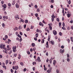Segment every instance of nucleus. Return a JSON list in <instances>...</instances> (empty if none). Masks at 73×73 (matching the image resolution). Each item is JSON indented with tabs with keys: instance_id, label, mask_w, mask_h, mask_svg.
Here are the masks:
<instances>
[{
	"instance_id": "1",
	"label": "nucleus",
	"mask_w": 73,
	"mask_h": 73,
	"mask_svg": "<svg viewBox=\"0 0 73 73\" xmlns=\"http://www.w3.org/2000/svg\"><path fill=\"white\" fill-rule=\"evenodd\" d=\"M5 44L3 45V44H1L0 45V48L1 49H3L4 47H5Z\"/></svg>"
},
{
	"instance_id": "2",
	"label": "nucleus",
	"mask_w": 73,
	"mask_h": 73,
	"mask_svg": "<svg viewBox=\"0 0 73 73\" xmlns=\"http://www.w3.org/2000/svg\"><path fill=\"white\" fill-rule=\"evenodd\" d=\"M53 33L54 34V35H57V31H55V30H54L53 31Z\"/></svg>"
},
{
	"instance_id": "3",
	"label": "nucleus",
	"mask_w": 73,
	"mask_h": 73,
	"mask_svg": "<svg viewBox=\"0 0 73 73\" xmlns=\"http://www.w3.org/2000/svg\"><path fill=\"white\" fill-rule=\"evenodd\" d=\"M39 25L40 26H42V27H44V24L40 22L39 23Z\"/></svg>"
},
{
	"instance_id": "4",
	"label": "nucleus",
	"mask_w": 73,
	"mask_h": 73,
	"mask_svg": "<svg viewBox=\"0 0 73 73\" xmlns=\"http://www.w3.org/2000/svg\"><path fill=\"white\" fill-rule=\"evenodd\" d=\"M3 19H8V17L7 16H3Z\"/></svg>"
},
{
	"instance_id": "5",
	"label": "nucleus",
	"mask_w": 73,
	"mask_h": 73,
	"mask_svg": "<svg viewBox=\"0 0 73 73\" xmlns=\"http://www.w3.org/2000/svg\"><path fill=\"white\" fill-rule=\"evenodd\" d=\"M36 31V32L37 33H38V32H40V33H41V32H42V31H41L40 30H39L38 29H37Z\"/></svg>"
},
{
	"instance_id": "6",
	"label": "nucleus",
	"mask_w": 73,
	"mask_h": 73,
	"mask_svg": "<svg viewBox=\"0 0 73 73\" xmlns=\"http://www.w3.org/2000/svg\"><path fill=\"white\" fill-rule=\"evenodd\" d=\"M37 60L38 61V62H41V60H40V58L39 57H38Z\"/></svg>"
},
{
	"instance_id": "7",
	"label": "nucleus",
	"mask_w": 73,
	"mask_h": 73,
	"mask_svg": "<svg viewBox=\"0 0 73 73\" xmlns=\"http://www.w3.org/2000/svg\"><path fill=\"white\" fill-rule=\"evenodd\" d=\"M60 52L61 53H63L64 52V50H62V49L60 50Z\"/></svg>"
},
{
	"instance_id": "8",
	"label": "nucleus",
	"mask_w": 73,
	"mask_h": 73,
	"mask_svg": "<svg viewBox=\"0 0 73 73\" xmlns=\"http://www.w3.org/2000/svg\"><path fill=\"white\" fill-rule=\"evenodd\" d=\"M19 16L17 15H16L15 16V18L16 19H17V18H18V19H19Z\"/></svg>"
},
{
	"instance_id": "9",
	"label": "nucleus",
	"mask_w": 73,
	"mask_h": 73,
	"mask_svg": "<svg viewBox=\"0 0 73 73\" xmlns=\"http://www.w3.org/2000/svg\"><path fill=\"white\" fill-rule=\"evenodd\" d=\"M50 44L52 45H54V41H50Z\"/></svg>"
},
{
	"instance_id": "10",
	"label": "nucleus",
	"mask_w": 73,
	"mask_h": 73,
	"mask_svg": "<svg viewBox=\"0 0 73 73\" xmlns=\"http://www.w3.org/2000/svg\"><path fill=\"white\" fill-rule=\"evenodd\" d=\"M68 13V14H67V17H68V18H69V17H70V16L71 15L70 14H69V13H68V12H67Z\"/></svg>"
},
{
	"instance_id": "11",
	"label": "nucleus",
	"mask_w": 73,
	"mask_h": 73,
	"mask_svg": "<svg viewBox=\"0 0 73 73\" xmlns=\"http://www.w3.org/2000/svg\"><path fill=\"white\" fill-rule=\"evenodd\" d=\"M15 7L17 8H19V5H18V3H16L15 5Z\"/></svg>"
},
{
	"instance_id": "12",
	"label": "nucleus",
	"mask_w": 73,
	"mask_h": 73,
	"mask_svg": "<svg viewBox=\"0 0 73 73\" xmlns=\"http://www.w3.org/2000/svg\"><path fill=\"white\" fill-rule=\"evenodd\" d=\"M15 70H17V69L19 68V66H15Z\"/></svg>"
},
{
	"instance_id": "13",
	"label": "nucleus",
	"mask_w": 73,
	"mask_h": 73,
	"mask_svg": "<svg viewBox=\"0 0 73 73\" xmlns=\"http://www.w3.org/2000/svg\"><path fill=\"white\" fill-rule=\"evenodd\" d=\"M13 50H16V46H13L12 48Z\"/></svg>"
},
{
	"instance_id": "14",
	"label": "nucleus",
	"mask_w": 73,
	"mask_h": 73,
	"mask_svg": "<svg viewBox=\"0 0 73 73\" xmlns=\"http://www.w3.org/2000/svg\"><path fill=\"white\" fill-rule=\"evenodd\" d=\"M55 64H56V60H54L53 63V64L54 65H55Z\"/></svg>"
},
{
	"instance_id": "15",
	"label": "nucleus",
	"mask_w": 73,
	"mask_h": 73,
	"mask_svg": "<svg viewBox=\"0 0 73 73\" xmlns=\"http://www.w3.org/2000/svg\"><path fill=\"white\" fill-rule=\"evenodd\" d=\"M47 72H48V73H50V72H51V70H47Z\"/></svg>"
},
{
	"instance_id": "16",
	"label": "nucleus",
	"mask_w": 73,
	"mask_h": 73,
	"mask_svg": "<svg viewBox=\"0 0 73 73\" xmlns=\"http://www.w3.org/2000/svg\"><path fill=\"white\" fill-rule=\"evenodd\" d=\"M41 43H44V39H42L41 41Z\"/></svg>"
},
{
	"instance_id": "17",
	"label": "nucleus",
	"mask_w": 73,
	"mask_h": 73,
	"mask_svg": "<svg viewBox=\"0 0 73 73\" xmlns=\"http://www.w3.org/2000/svg\"><path fill=\"white\" fill-rule=\"evenodd\" d=\"M5 63L6 65H7L8 63V60H6L5 62Z\"/></svg>"
},
{
	"instance_id": "18",
	"label": "nucleus",
	"mask_w": 73,
	"mask_h": 73,
	"mask_svg": "<svg viewBox=\"0 0 73 73\" xmlns=\"http://www.w3.org/2000/svg\"><path fill=\"white\" fill-rule=\"evenodd\" d=\"M31 46H33V47H34L35 46V44L34 43H33L31 44Z\"/></svg>"
},
{
	"instance_id": "19",
	"label": "nucleus",
	"mask_w": 73,
	"mask_h": 73,
	"mask_svg": "<svg viewBox=\"0 0 73 73\" xmlns=\"http://www.w3.org/2000/svg\"><path fill=\"white\" fill-rule=\"evenodd\" d=\"M18 58L19 59V60H20V58H21V56H20V54H19L18 55Z\"/></svg>"
},
{
	"instance_id": "20",
	"label": "nucleus",
	"mask_w": 73,
	"mask_h": 73,
	"mask_svg": "<svg viewBox=\"0 0 73 73\" xmlns=\"http://www.w3.org/2000/svg\"><path fill=\"white\" fill-rule=\"evenodd\" d=\"M3 7L4 8H7V5H6V4H4Z\"/></svg>"
},
{
	"instance_id": "21",
	"label": "nucleus",
	"mask_w": 73,
	"mask_h": 73,
	"mask_svg": "<svg viewBox=\"0 0 73 73\" xmlns=\"http://www.w3.org/2000/svg\"><path fill=\"white\" fill-rule=\"evenodd\" d=\"M36 38H37L38 37V33H36Z\"/></svg>"
},
{
	"instance_id": "22",
	"label": "nucleus",
	"mask_w": 73,
	"mask_h": 73,
	"mask_svg": "<svg viewBox=\"0 0 73 73\" xmlns=\"http://www.w3.org/2000/svg\"><path fill=\"white\" fill-rule=\"evenodd\" d=\"M20 64L22 66H23L24 65V63L22 62H20Z\"/></svg>"
},
{
	"instance_id": "23",
	"label": "nucleus",
	"mask_w": 73,
	"mask_h": 73,
	"mask_svg": "<svg viewBox=\"0 0 73 73\" xmlns=\"http://www.w3.org/2000/svg\"><path fill=\"white\" fill-rule=\"evenodd\" d=\"M3 68H5V70H7V67H6V66H3Z\"/></svg>"
},
{
	"instance_id": "24",
	"label": "nucleus",
	"mask_w": 73,
	"mask_h": 73,
	"mask_svg": "<svg viewBox=\"0 0 73 73\" xmlns=\"http://www.w3.org/2000/svg\"><path fill=\"white\" fill-rule=\"evenodd\" d=\"M22 28V27H21V26H19V30H21Z\"/></svg>"
},
{
	"instance_id": "25",
	"label": "nucleus",
	"mask_w": 73,
	"mask_h": 73,
	"mask_svg": "<svg viewBox=\"0 0 73 73\" xmlns=\"http://www.w3.org/2000/svg\"><path fill=\"white\" fill-rule=\"evenodd\" d=\"M71 41H72V42H73V37H71L70 38Z\"/></svg>"
},
{
	"instance_id": "26",
	"label": "nucleus",
	"mask_w": 73,
	"mask_h": 73,
	"mask_svg": "<svg viewBox=\"0 0 73 73\" xmlns=\"http://www.w3.org/2000/svg\"><path fill=\"white\" fill-rule=\"evenodd\" d=\"M33 65H34L35 64V65H36V62H33Z\"/></svg>"
},
{
	"instance_id": "27",
	"label": "nucleus",
	"mask_w": 73,
	"mask_h": 73,
	"mask_svg": "<svg viewBox=\"0 0 73 73\" xmlns=\"http://www.w3.org/2000/svg\"><path fill=\"white\" fill-rule=\"evenodd\" d=\"M30 31V29L29 28H28L27 29H26L27 31Z\"/></svg>"
},
{
	"instance_id": "28",
	"label": "nucleus",
	"mask_w": 73,
	"mask_h": 73,
	"mask_svg": "<svg viewBox=\"0 0 73 73\" xmlns=\"http://www.w3.org/2000/svg\"><path fill=\"white\" fill-rule=\"evenodd\" d=\"M25 23L26 24H27V23H28V20H26L25 21Z\"/></svg>"
},
{
	"instance_id": "29",
	"label": "nucleus",
	"mask_w": 73,
	"mask_h": 73,
	"mask_svg": "<svg viewBox=\"0 0 73 73\" xmlns=\"http://www.w3.org/2000/svg\"><path fill=\"white\" fill-rule=\"evenodd\" d=\"M62 29L63 30H66V28H65L64 26L62 27Z\"/></svg>"
},
{
	"instance_id": "30",
	"label": "nucleus",
	"mask_w": 73,
	"mask_h": 73,
	"mask_svg": "<svg viewBox=\"0 0 73 73\" xmlns=\"http://www.w3.org/2000/svg\"><path fill=\"white\" fill-rule=\"evenodd\" d=\"M35 15L36 17H38V14L37 13L35 14Z\"/></svg>"
},
{
	"instance_id": "31",
	"label": "nucleus",
	"mask_w": 73,
	"mask_h": 73,
	"mask_svg": "<svg viewBox=\"0 0 73 73\" xmlns=\"http://www.w3.org/2000/svg\"><path fill=\"white\" fill-rule=\"evenodd\" d=\"M42 23H44V24H47V23L45 22V21L44 20H43Z\"/></svg>"
},
{
	"instance_id": "32",
	"label": "nucleus",
	"mask_w": 73,
	"mask_h": 73,
	"mask_svg": "<svg viewBox=\"0 0 73 73\" xmlns=\"http://www.w3.org/2000/svg\"><path fill=\"white\" fill-rule=\"evenodd\" d=\"M67 61L68 62H70V59L69 58H67Z\"/></svg>"
},
{
	"instance_id": "33",
	"label": "nucleus",
	"mask_w": 73,
	"mask_h": 73,
	"mask_svg": "<svg viewBox=\"0 0 73 73\" xmlns=\"http://www.w3.org/2000/svg\"><path fill=\"white\" fill-rule=\"evenodd\" d=\"M52 60L51 59H50L49 60V62L50 64H52Z\"/></svg>"
},
{
	"instance_id": "34",
	"label": "nucleus",
	"mask_w": 73,
	"mask_h": 73,
	"mask_svg": "<svg viewBox=\"0 0 73 73\" xmlns=\"http://www.w3.org/2000/svg\"><path fill=\"white\" fill-rule=\"evenodd\" d=\"M49 27L50 29V30H52V27L50 26H49Z\"/></svg>"
},
{
	"instance_id": "35",
	"label": "nucleus",
	"mask_w": 73,
	"mask_h": 73,
	"mask_svg": "<svg viewBox=\"0 0 73 73\" xmlns=\"http://www.w3.org/2000/svg\"><path fill=\"white\" fill-rule=\"evenodd\" d=\"M56 20L57 21H58V22H60V20H59L58 18H57Z\"/></svg>"
},
{
	"instance_id": "36",
	"label": "nucleus",
	"mask_w": 73,
	"mask_h": 73,
	"mask_svg": "<svg viewBox=\"0 0 73 73\" xmlns=\"http://www.w3.org/2000/svg\"><path fill=\"white\" fill-rule=\"evenodd\" d=\"M21 20L22 23H24V20L23 19H21Z\"/></svg>"
},
{
	"instance_id": "37",
	"label": "nucleus",
	"mask_w": 73,
	"mask_h": 73,
	"mask_svg": "<svg viewBox=\"0 0 73 73\" xmlns=\"http://www.w3.org/2000/svg\"><path fill=\"white\" fill-rule=\"evenodd\" d=\"M70 3H71V0H69L68 1V4H70Z\"/></svg>"
},
{
	"instance_id": "38",
	"label": "nucleus",
	"mask_w": 73,
	"mask_h": 73,
	"mask_svg": "<svg viewBox=\"0 0 73 73\" xmlns=\"http://www.w3.org/2000/svg\"><path fill=\"white\" fill-rule=\"evenodd\" d=\"M54 18H51V20H52V22H53V21H54Z\"/></svg>"
},
{
	"instance_id": "39",
	"label": "nucleus",
	"mask_w": 73,
	"mask_h": 73,
	"mask_svg": "<svg viewBox=\"0 0 73 73\" xmlns=\"http://www.w3.org/2000/svg\"><path fill=\"white\" fill-rule=\"evenodd\" d=\"M18 36L19 37V38H21V36L19 34L18 35Z\"/></svg>"
},
{
	"instance_id": "40",
	"label": "nucleus",
	"mask_w": 73,
	"mask_h": 73,
	"mask_svg": "<svg viewBox=\"0 0 73 73\" xmlns=\"http://www.w3.org/2000/svg\"><path fill=\"white\" fill-rule=\"evenodd\" d=\"M14 56L16 57V56H17V54H14Z\"/></svg>"
},
{
	"instance_id": "41",
	"label": "nucleus",
	"mask_w": 73,
	"mask_h": 73,
	"mask_svg": "<svg viewBox=\"0 0 73 73\" xmlns=\"http://www.w3.org/2000/svg\"><path fill=\"white\" fill-rule=\"evenodd\" d=\"M11 72L12 73H13V69H11Z\"/></svg>"
},
{
	"instance_id": "42",
	"label": "nucleus",
	"mask_w": 73,
	"mask_h": 73,
	"mask_svg": "<svg viewBox=\"0 0 73 73\" xmlns=\"http://www.w3.org/2000/svg\"><path fill=\"white\" fill-rule=\"evenodd\" d=\"M5 38L7 39V38H8V35H5Z\"/></svg>"
},
{
	"instance_id": "43",
	"label": "nucleus",
	"mask_w": 73,
	"mask_h": 73,
	"mask_svg": "<svg viewBox=\"0 0 73 73\" xmlns=\"http://www.w3.org/2000/svg\"><path fill=\"white\" fill-rule=\"evenodd\" d=\"M6 49L7 50H11V48H7Z\"/></svg>"
},
{
	"instance_id": "44",
	"label": "nucleus",
	"mask_w": 73,
	"mask_h": 73,
	"mask_svg": "<svg viewBox=\"0 0 73 73\" xmlns=\"http://www.w3.org/2000/svg\"><path fill=\"white\" fill-rule=\"evenodd\" d=\"M36 48L34 47L33 48V51H34V52H35V50H36Z\"/></svg>"
},
{
	"instance_id": "45",
	"label": "nucleus",
	"mask_w": 73,
	"mask_h": 73,
	"mask_svg": "<svg viewBox=\"0 0 73 73\" xmlns=\"http://www.w3.org/2000/svg\"><path fill=\"white\" fill-rule=\"evenodd\" d=\"M33 71H35V69H36V68L35 67H33Z\"/></svg>"
},
{
	"instance_id": "46",
	"label": "nucleus",
	"mask_w": 73,
	"mask_h": 73,
	"mask_svg": "<svg viewBox=\"0 0 73 73\" xmlns=\"http://www.w3.org/2000/svg\"><path fill=\"white\" fill-rule=\"evenodd\" d=\"M59 35L60 36H62V33L61 32H59Z\"/></svg>"
},
{
	"instance_id": "47",
	"label": "nucleus",
	"mask_w": 73,
	"mask_h": 73,
	"mask_svg": "<svg viewBox=\"0 0 73 73\" xmlns=\"http://www.w3.org/2000/svg\"><path fill=\"white\" fill-rule=\"evenodd\" d=\"M0 72L1 73H3V71L2 70H0Z\"/></svg>"
},
{
	"instance_id": "48",
	"label": "nucleus",
	"mask_w": 73,
	"mask_h": 73,
	"mask_svg": "<svg viewBox=\"0 0 73 73\" xmlns=\"http://www.w3.org/2000/svg\"><path fill=\"white\" fill-rule=\"evenodd\" d=\"M5 26V24H4V23H2V27H4Z\"/></svg>"
},
{
	"instance_id": "49",
	"label": "nucleus",
	"mask_w": 73,
	"mask_h": 73,
	"mask_svg": "<svg viewBox=\"0 0 73 73\" xmlns=\"http://www.w3.org/2000/svg\"><path fill=\"white\" fill-rule=\"evenodd\" d=\"M35 8H36V9H37V5H35Z\"/></svg>"
},
{
	"instance_id": "50",
	"label": "nucleus",
	"mask_w": 73,
	"mask_h": 73,
	"mask_svg": "<svg viewBox=\"0 0 73 73\" xmlns=\"http://www.w3.org/2000/svg\"><path fill=\"white\" fill-rule=\"evenodd\" d=\"M19 33L20 35H21V36H22L23 35V33L21 31H19Z\"/></svg>"
},
{
	"instance_id": "51",
	"label": "nucleus",
	"mask_w": 73,
	"mask_h": 73,
	"mask_svg": "<svg viewBox=\"0 0 73 73\" xmlns=\"http://www.w3.org/2000/svg\"><path fill=\"white\" fill-rule=\"evenodd\" d=\"M59 27H60L61 25V23H59Z\"/></svg>"
},
{
	"instance_id": "52",
	"label": "nucleus",
	"mask_w": 73,
	"mask_h": 73,
	"mask_svg": "<svg viewBox=\"0 0 73 73\" xmlns=\"http://www.w3.org/2000/svg\"><path fill=\"white\" fill-rule=\"evenodd\" d=\"M3 40H4V41H5L6 40H7L5 38H3Z\"/></svg>"
},
{
	"instance_id": "53",
	"label": "nucleus",
	"mask_w": 73,
	"mask_h": 73,
	"mask_svg": "<svg viewBox=\"0 0 73 73\" xmlns=\"http://www.w3.org/2000/svg\"><path fill=\"white\" fill-rule=\"evenodd\" d=\"M51 17L52 18H54V19L55 18V16L54 15H52Z\"/></svg>"
},
{
	"instance_id": "54",
	"label": "nucleus",
	"mask_w": 73,
	"mask_h": 73,
	"mask_svg": "<svg viewBox=\"0 0 73 73\" xmlns=\"http://www.w3.org/2000/svg\"><path fill=\"white\" fill-rule=\"evenodd\" d=\"M67 41L68 43H70V39H68Z\"/></svg>"
},
{
	"instance_id": "55",
	"label": "nucleus",
	"mask_w": 73,
	"mask_h": 73,
	"mask_svg": "<svg viewBox=\"0 0 73 73\" xmlns=\"http://www.w3.org/2000/svg\"><path fill=\"white\" fill-rule=\"evenodd\" d=\"M26 71H27V69H26V68H25L23 69V71L24 72H26Z\"/></svg>"
},
{
	"instance_id": "56",
	"label": "nucleus",
	"mask_w": 73,
	"mask_h": 73,
	"mask_svg": "<svg viewBox=\"0 0 73 73\" xmlns=\"http://www.w3.org/2000/svg\"><path fill=\"white\" fill-rule=\"evenodd\" d=\"M21 41H23V39H22V38H21L20 39L19 42H21Z\"/></svg>"
},
{
	"instance_id": "57",
	"label": "nucleus",
	"mask_w": 73,
	"mask_h": 73,
	"mask_svg": "<svg viewBox=\"0 0 73 73\" xmlns=\"http://www.w3.org/2000/svg\"><path fill=\"white\" fill-rule=\"evenodd\" d=\"M34 39L35 40V41H37V38L36 37H35L34 38Z\"/></svg>"
},
{
	"instance_id": "58",
	"label": "nucleus",
	"mask_w": 73,
	"mask_h": 73,
	"mask_svg": "<svg viewBox=\"0 0 73 73\" xmlns=\"http://www.w3.org/2000/svg\"><path fill=\"white\" fill-rule=\"evenodd\" d=\"M37 12H40V9H39L38 8L37 9Z\"/></svg>"
},
{
	"instance_id": "59",
	"label": "nucleus",
	"mask_w": 73,
	"mask_h": 73,
	"mask_svg": "<svg viewBox=\"0 0 73 73\" xmlns=\"http://www.w3.org/2000/svg\"><path fill=\"white\" fill-rule=\"evenodd\" d=\"M3 58V56L1 55H0V58Z\"/></svg>"
},
{
	"instance_id": "60",
	"label": "nucleus",
	"mask_w": 73,
	"mask_h": 73,
	"mask_svg": "<svg viewBox=\"0 0 73 73\" xmlns=\"http://www.w3.org/2000/svg\"><path fill=\"white\" fill-rule=\"evenodd\" d=\"M13 50V52H16L17 50Z\"/></svg>"
},
{
	"instance_id": "61",
	"label": "nucleus",
	"mask_w": 73,
	"mask_h": 73,
	"mask_svg": "<svg viewBox=\"0 0 73 73\" xmlns=\"http://www.w3.org/2000/svg\"><path fill=\"white\" fill-rule=\"evenodd\" d=\"M48 61H49V59L47 58L46 60V62H48Z\"/></svg>"
},
{
	"instance_id": "62",
	"label": "nucleus",
	"mask_w": 73,
	"mask_h": 73,
	"mask_svg": "<svg viewBox=\"0 0 73 73\" xmlns=\"http://www.w3.org/2000/svg\"><path fill=\"white\" fill-rule=\"evenodd\" d=\"M65 23L64 22H63L62 23V25L63 26V27H65Z\"/></svg>"
},
{
	"instance_id": "63",
	"label": "nucleus",
	"mask_w": 73,
	"mask_h": 73,
	"mask_svg": "<svg viewBox=\"0 0 73 73\" xmlns=\"http://www.w3.org/2000/svg\"><path fill=\"white\" fill-rule=\"evenodd\" d=\"M51 1L52 3H54V0H51Z\"/></svg>"
},
{
	"instance_id": "64",
	"label": "nucleus",
	"mask_w": 73,
	"mask_h": 73,
	"mask_svg": "<svg viewBox=\"0 0 73 73\" xmlns=\"http://www.w3.org/2000/svg\"><path fill=\"white\" fill-rule=\"evenodd\" d=\"M2 10L3 11H5V8H3V9H2Z\"/></svg>"
}]
</instances>
